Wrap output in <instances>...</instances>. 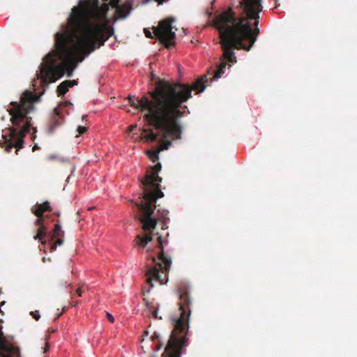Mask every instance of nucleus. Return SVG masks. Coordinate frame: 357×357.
<instances>
[{
    "mask_svg": "<svg viewBox=\"0 0 357 357\" xmlns=\"http://www.w3.org/2000/svg\"><path fill=\"white\" fill-rule=\"evenodd\" d=\"M106 12V8H100L98 1L93 6L85 2L72 9L67 24H62L61 31L55 34L56 54L61 63L50 67L40 65L38 77L42 83L54 82L65 73L70 77L78 63L113 35V29L107 23Z\"/></svg>",
    "mask_w": 357,
    "mask_h": 357,
    "instance_id": "obj_1",
    "label": "nucleus"
},
{
    "mask_svg": "<svg viewBox=\"0 0 357 357\" xmlns=\"http://www.w3.org/2000/svg\"><path fill=\"white\" fill-rule=\"evenodd\" d=\"M207 82V75L197 79L192 86L157 79L155 89L149 92L150 98L145 96L140 98L129 97V104L144 114L147 124L160 132L163 139L167 137L180 139V119L188 109L183 104L192 97V90L197 93L204 91Z\"/></svg>",
    "mask_w": 357,
    "mask_h": 357,
    "instance_id": "obj_2",
    "label": "nucleus"
},
{
    "mask_svg": "<svg viewBox=\"0 0 357 357\" xmlns=\"http://www.w3.org/2000/svg\"><path fill=\"white\" fill-rule=\"evenodd\" d=\"M261 0H240L239 6L244 16H237L231 8L217 15L214 26L218 30L220 44L223 52L221 63L214 72L211 82L218 79L228 65L237 62L235 50L250 51L259 33V13L262 11Z\"/></svg>",
    "mask_w": 357,
    "mask_h": 357,
    "instance_id": "obj_3",
    "label": "nucleus"
},
{
    "mask_svg": "<svg viewBox=\"0 0 357 357\" xmlns=\"http://www.w3.org/2000/svg\"><path fill=\"white\" fill-rule=\"evenodd\" d=\"M160 163H157L147 171L144 178L140 179V185L142 188V201L135 203V206L141 211L139 220L142 224V229L146 231L144 236L137 235L135 240L136 244L141 248H144L153 240L151 231L153 230L157 225L158 220L153 217L156 206V200L164 196L160 188V183L162 178L158 176L161 170Z\"/></svg>",
    "mask_w": 357,
    "mask_h": 357,
    "instance_id": "obj_4",
    "label": "nucleus"
},
{
    "mask_svg": "<svg viewBox=\"0 0 357 357\" xmlns=\"http://www.w3.org/2000/svg\"><path fill=\"white\" fill-rule=\"evenodd\" d=\"M39 101L40 96L26 90L21 95L19 102L10 103L11 107L7 111L10 116L11 125L8 128V135H3V142H0V146L6 152H10L15 147L17 154L19 149L23 147L24 138L32 126V118L29 114L34 110V104Z\"/></svg>",
    "mask_w": 357,
    "mask_h": 357,
    "instance_id": "obj_5",
    "label": "nucleus"
},
{
    "mask_svg": "<svg viewBox=\"0 0 357 357\" xmlns=\"http://www.w3.org/2000/svg\"><path fill=\"white\" fill-rule=\"evenodd\" d=\"M178 291L179 293L178 314L171 317L173 330L162 357H181L188 343L187 334L191 314L192 298L190 296L189 287L185 284H180Z\"/></svg>",
    "mask_w": 357,
    "mask_h": 357,
    "instance_id": "obj_6",
    "label": "nucleus"
},
{
    "mask_svg": "<svg viewBox=\"0 0 357 357\" xmlns=\"http://www.w3.org/2000/svg\"><path fill=\"white\" fill-rule=\"evenodd\" d=\"M31 213L34 214L37 218L34 222L36 227H38L37 233L33 236V239L40 241L44 246L47 245L50 252H54L58 246L63 245L65 236V232L61 229V226L57 221L54 225L53 229L47 234V227L45 219L49 218L48 215H44L45 212L52 211L50 203L47 201L36 204L31 209Z\"/></svg>",
    "mask_w": 357,
    "mask_h": 357,
    "instance_id": "obj_7",
    "label": "nucleus"
},
{
    "mask_svg": "<svg viewBox=\"0 0 357 357\" xmlns=\"http://www.w3.org/2000/svg\"><path fill=\"white\" fill-rule=\"evenodd\" d=\"M158 246L160 251L158 258L160 261L156 262L155 257H152L153 261L155 264L154 266L149 267L146 271V283L153 287V281L159 282L160 284H165L168 280V274L172 264L171 258L165 255L164 247L162 245V237H158Z\"/></svg>",
    "mask_w": 357,
    "mask_h": 357,
    "instance_id": "obj_8",
    "label": "nucleus"
},
{
    "mask_svg": "<svg viewBox=\"0 0 357 357\" xmlns=\"http://www.w3.org/2000/svg\"><path fill=\"white\" fill-rule=\"evenodd\" d=\"M175 21L174 17H167L160 21L157 27L153 28L155 36L166 48H170L175 45L174 40L176 33L173 31L174 26L172 25ZM175 30L177 29L175 28Z\"/></svg>",
    "mask_w": 357,
    "mask_h": 357,
    "instance_id": "obj_9",
    "label": "nucleus"
},
{
    "mask_svg": "<svg viewBox=\"0 0 357 357\" xmlns=\"http://www.w3.org/2000/svg\"><path fill=\"white\" fill-rule=\"evenodd\" d=\"M64 123L63 115L60 112L59 108H54L50 116L47 126V133L54 134L57 128Z\"/></svg>",
    "mask_w": 357,
    "mask_h": 357,
    "instance_id": "obj_10",
    "label": "nucleus"
},
{
    "mask_svg": "<svg viewBox=\"0 0 357 357\" xmlns=\"http://www.w3.org/2000/svg\"><path fill=\"white\" fill-rule=\"evenodd\" d=\"M131 9L132 6L128 2L117 6L116 8V15L118 18H125L128 15Z\"/></svg>",
    "mask_w": 357,
    "mask_h": 357,
    "instance_id": "obj_11",
    "label": "nucleus"
},
{
    "mask_svg": "<svg viewBox=\"0 0 357 357\" xmlns=\"http://www.w3.org/2000/svg\"><path fill=\"white\" fill-rule=\"evenodd\" d=\"M158 134L154 132L153 128L143 129L142 139L145 142H155L157 140Z\"/></svg>",
    "mask_w": 357,
    "mask_h": 357,
    "instance_id": "obj_12",
    "label": "nucleus"
},
{
    "mask_svg": "<svg viewBox=\"0 0 357 357\" xmlns=\"http://www.w3.org/2000/svg\"><path fill=\"white\" fill-rule=\"evenodd\" d=\"M69 86L66 83V81L62 82L58 86H57V94L58 96H64V95L68 91Z\"/></svg>",
    "mask_w": 357,
    "mask_h": 357,
    "instance_id": "obj_13",
    "label": "nucleus"
},
{
    "mask_svg": "<svg viewBox=\"0 0 357 357\" xmlns=\"http://www.w3.org/2000/svg\"><path fill=\"white\" fill-rule=\"evenodd\" d=\"M159 153L158 149L157 150H149L147 151V155L149 159L155 162L159 159Z\"/></svg>",
    "mask_w": 357,
    "mask_h": 357,
    "instance_id": "obj_14",
    "label": "nucleus"
},
{
    "mask_svg": "<svg viewBox=\"0 0 357 357\" xmlns=\"http://www.w3.org/2000/svg\"><path fill=\"white\" fill-rule=\"evenodd\" d=\"M172 145V142L170 141H168V140H162L159 148H158V150L160 151H163V150H167L169 149V147Z\"/></svg>",
    "mask_w": 357,
    "mask_h": 357,
    "instance_id": "obj_15",
    "label": "nucleus"
},
{
    "mask_svg": "<svg viewBox=\"0 0 357 357\" xmlns=\"http://www.w3.org/2000/svg\"><path fill=\"white\" fill-rule=\"evenodd\" d=\"M158 212L161 215V218L164 220H169V218L167 217V215H168V211L166 210V209H160L159 208L158 210Z\"/></svg>",
    "mask_w": 357,
    "mask_h": 357,
    "instance_id": "obj_16",
    "label": "nucleus"
},
{
    "mask_svg": "<svg viewBox=\"0 0 357 357\" xmlns=\"http://www.w3.org/2000/svg\"><path fill=\"white\" fill-rule=\"evenodd\" d=\"M72 105L71 102L68 100L61 102L58 107L56 108H59V110L61 111V108L62 107H67L68 106Z\"/></svg>",
    "mask_w": 357,
    "mask_h": 357,
    "instance_id": "obj_17",
    "label": "nucleus"
},
{
    "mask_svg": "<svg viewBox=\"0 0 357 357\" xmlns=\"http://www.w3.org/2000/svg\"><path fill=\"white\" fill-rule=\"evenodd\" d=\"M86 131V128L84 126H79L77 128V132H78L79 135L84 134Z\"/></svg>",
    "mask_w": 357,
    "mask_h": 357,
    "instance_id": "obj_18",
    "label": "nucleus"
},
{
    "mask_svg": "<svg viewBox=\"0 0 357 357\" xmlns=\"http://www.w3.org/2000/svg\"><path fill=\"white\" fill-rule=\"evenodd\" d=\"M31 315L33 317V318H34L36 321H38L40 317V315L39 314V312L38 311H35V312H31Z\"/></svg>",
    "mask_w": 357,
    "mask_h": 357,
    "instance_id": "obj_19",
    "label": "nucleus"
},
{
    "mask_svg": "<svg viewBox=\"0 0 357 357\" xmlns=\"http://www.w3.org/2000/svg\"><path fill=\"white\" fill-rule=\"evenodd\" d=\"M66 83L68 84L69 88L73 87L75 85L77 84V82L75 80H65Z\"/></svg>",
    "mask_w": 357,
    "mask_h": 357,
    "instance_id": "obj_20",
    "label": "nucleus"
},
{
    "mask_svg": "<svg viewBox=\"0 0 357 357\" xmlns=\"http://www.w3.org/2000/svg\"><path fill=\"white\" fill-rule=\"evenodd\" d=\"M144 33H145L146 37H147L149 38H153L152 33L147 29H144Z\"/></svg>",
    "mask_w": 357,
    "mask_h": 357,
    "instance_id": "obj_21",
    "label": "nucleus"
},
{
    "mask_svg": "<svg viewBox=\"0 0 357 357\" xmlns=\"http://www.w3.org/2000/svg\"><path fill=\"white\" fill-rule=\"evenodd\" d=\"M106 316L110 322L113 323L114 321V318L110 313L107 312Z\"/></svg>",
    "mask_w": 357,
    "mask_h": 357,
    "instance_id": "obj_22",
    "label": "nucleus"
},
{
    "mask_svg": "<svg viewBox=\"0 0 357 357\" xmlns=\"http://www.w3.org/2000/svg\"><path fill=\"white\" fill-rule=\"evenodd\" d=\"M83 287H81L78 289H76V294L79 296H82V292L84 291V289H83Z\"/></svg>",
    "mask_w": 357,
    "mask_h": 357,
    "instance_id": "obj_23",
    "label": "nucleus"
},
{
    "mask_svg": "<svg viewBox=\"0 0 357 357\" xmlns=\"http://www.w3.org/2000/svg\"><path fill=\"white\" fill-rule=\"evenodd\" d=\"M162 347V344L161 342H158L156 345H155V350L158 351L160 350Z\"/></svg>",
    "mask_w": 357,
    "mask_h": 357,
    "instance_id": "obj_24",
    "label": "nucleus"
},
{
    "mask_svg": "<svg viewBox=\"0 0 357 357\" xmlns=\"http://www.w3.org/2000/svg\"><path fill=\"white\" fill-rule=\"evenodd\" d=\"M152 315L154 318H157L158 317V310H153L152 311Z\"/></svg>",
    "mask_w": 357,
    "mask_h": 357,
    "instance_id": "obj_25",
    "label": "nucleus"
},
{
    "mask_svg": "<svg viewBox=\"0 0 357 357\" xmlns=\"http://www.w3.org/2000/svg\"><path fill=\"white\" fill-rule=\"evenodd\" d=\"M137 128V126L136 125H132L129 127V131L130 132H132L134 130V129Z\"/></svg>",
    "mask_w": 357,
    "mask_h": 357,
    "instance_id": "obj_26",
    "label": "nucleus"
},
{
    "mask_svg": "<svg viewBox=\"0 0 357 357\" xmlns=\"http://www.w3.org/2000/svg\"><path fill=\"white\" fill-rule=\"evenodd\" d=\"M159 336L156 333H154L153 335H152L151 338L152 340H154L155 339H158Z\"/></svg>",
    "mask_w": 357,
    "mask_h": 357,
    "instance_id": "obj_27",
    "label": "nucleus"
},
{
    "mask_svg": "<svg viewBox=\"0 0 357 357\" xmlns=\"http://www.w3.org/2000/svg\"><path fill=\"white\" fill-rule=\"evenodd\" d=\"M146 305L147 308H149V310H151L152 305L150 303L146 302Z\"/></svg>",
    "mask_w": 357,
    "mask_h": 357,
    "instance_id": "obj_28",
    "label": "nucleus"
},
{
    "mask_svg": "<svg viewBox=\"0 0 357 357\" xmlns=\"http://www.w3.org/2000/svg\"><path fill=\"white\" fill-rule=\"evenodd\" d=\"M56 158V155H50L49 156V160H55Z\"/></svg>",
    "mask_w": 357,
    "mask_h": 357,
    "instance_id": "obj_29",
    "label": "nucleus"
},
{
    "mask_svg": "<svg viewBox=\"0 0 357 357\" xmlns=\"http://www.w3.org/2000/svg\"><path fill=\"white\" fill-rule=\"evenodd\" d=\"M48 349H49V346H48L47 343H46L44 352H46Z\"/></svg>",
    "mask_w": 357,
    "mask_h": 357,
    "instance_id": "obj_30",
    "label": "nucleus"
},
{
    "mask_svg": "<svg viewBox=\"0 0 357 357\" xmlns=\"http://www.w3.org/2000/svg\"><path fill=\"white\" fill-rule=\"evenodd\" d=\"M53 215H56L57 217H59V216H60V215H61V213H60V212H59V211H58V212H54V213H53Z\"/></svg>",
    "mask_w": 357,
    "mask_h": 357,
    "instance_id": "obj_31",
    "label": "nucleus"
},
{
    "mask_svg": "<svg viewBox=\"0 0 357 357\" xmlns=\"http://www.w3.org/2000/svg\"><path fill=\"white\" fill-rule=\"evenodd\" d=\"M167 227H166L165 223H164V224L162 225V229H167Z\"/></svg>",
    "mask_w": 357,
    "mask_h": 357,
    "instance_id": "obj_32",
    "label": "nucleus"
},
{
    "mask_svg": "<svg viewBox=\"0 0 357 357\" xmlns=\"http://www.w3.org/2000/svg\"><path fill=\"white\" fill-rule=\"evenodd\" d=\"M274 1H275V3H276V6H275V8H276L278 6H280V4H279V3H277L278 0H274Z\"/></svg>",
    "mask_w": 357,
    "mask_h": 357,
    "instance_id": "obj_33",
    "label": "nucleus"
},
{
    "mask_svg": "<svg viewBox=\"0 0 357 357\" xmlns=\"http://www.w3.org/2000/svg\"><path fill=\"white\" fill-rule=\"evenodd\" d=\"M155 79V75L152 73L151 75V79L153 80Z\"/></svg>",
    "mask_w": 357,
    "mask_h": 357,
    "instance_id": "obj_34",
    "label": "nucleus"
},
{
    "mask_svg": "<svg viewBox=\"0 0 357 357\" xmlns=\"http://www.w3.org/2000/svg\"><path fill=\"white\" fill-rule=\"evenodd\" d=\"M35 149H37V147L36 146H34L33 148V150L34 151Z\"/></svg>",
    "mask_w": 357,
    "mask_h": 357,
    "instance_id": "obj_35",
    "label": "nucleus"
},
{
    "mask_svg": "<svg viewBox=\"0 0 357 357\" xmlns=\"http://www.w3.org/2000/svg\"><path fill=\"white\" fill-rule=\"evenodd\" d=\"M78 303H79L78 301H76V302L75 303V304H73V305H76Z\"/></svg>",
    "mask_w": 357,
    "mask_h": 357,
    "instance_id": "obj_36",
    "label": "nucleus"
},
{
    "mask_svg": "<svg viewBox=\"0 0 357 357\" xmlns=\"http://www.w3.org/2000/svg\"><path fill=\"white\" fill-rule=\"evenodd\" d=\"M144 333H145L146 335H147L149 334V332L147 331H146Z\"/></svg>",
    "mask_w": 357,
    "mask_h": 357,
    "instance_id": "obj_37",
    "label": "nucleus"
},
{
    "mask_svg": "<svg viewBox=\"0 0 357 357\" xmlns=\"http://www.w3.org/2000/svg\"><path fill=\"white\" fill-rule=\"evenodd\" d=\"M33 130L36 132V128H33Z\"/></svg>",
    "mask_w": 357,
    "mask_h": 357,
    "instance_id": "obj_38",
    "label": "nucleus"
}]
</instances>
